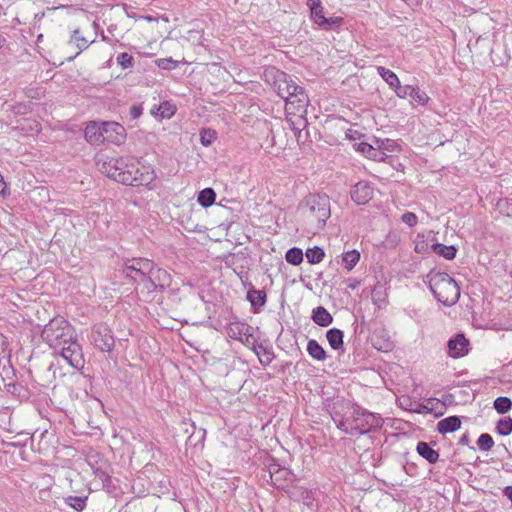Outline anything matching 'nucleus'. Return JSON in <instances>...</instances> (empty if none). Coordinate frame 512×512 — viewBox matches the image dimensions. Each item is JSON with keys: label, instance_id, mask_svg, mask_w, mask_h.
<instances>
[{"label": "nucleus", "instance_id": "obj_1", "mask_svg": "<svg viewBox=\"0 0 512 512\" xmlns=\"http://www.w3.org/2000/svg\"><path fill=\"white\" fill-rule=\"evenodd\" d=\"M41 337L54 350V354L60 355L71 367L78 370L84 367L82 347L72 325L66 319H51L44 326Z\"/></svg>", "mask_w": 512, "mask_h": 512}, {"label": "nucleus", "instance_id": "obj_2", "mask_svg": "<svg viewBox=\"0 0 512 512\" xmlns=\"http://www.w3.org/2000/svg\"><path fill=\"white\" fill-rule=\"evenodd\" d=\"M274 89L285 101V109L288 114L299 115L298 125H306L302 117L306 113L309 98L305 89L299 86L290 75L277 70L274 75Z\"/></svg>", "mask_w": 512, "mask_h": 512}, {"label": "nucleus", "instance_id": "obj_3", "mask_svg": "<svg viewBox=\"0 0 512 512\" xmlns=\"http://www.w3.org/2000/svg\"><path fill=\"white\" fill-rule=\"evenodd\" d=\"M428 285L435 299L445 305L453 306L460 298V288L449 274L431 271L428 275Z\"/></svg>", "mask_w": 512, "mask_h": 512}, {"label": "nucleus", "instance_id": "obj_4", "mask_svg": "<svg viewBox=\"0 0 512 512\" xmlns=\"http://www.w3.org/2000/svg\"><path fill=\"white\" fill-rule=\"evenodd\" d=\"M304 209L305 218L314 232L322 230L331 216L330 199L324 194L308 195Z\"/></svg>", "mask_w": 512, "mask_h": 512}, {"label": "nucleus", "instance_id": "obj_5", "mask_svg": "<svg viewBox=\"0 0 512 512\" xmlns=\"http://www.w3.org/2000/svg\"><path fill=\"white\" fill-rule=\"evenodd\" d=\"M154 267V262L147 258H133L127 260L122 266L124 276L136 284V292L145 298L149 274Z\"/></svg>", "mask_w": 512, "mask_h": 512}, {"label": "nucleus", "instance_id": "obj_6", "mask_svg": "<svg viewBox=\"0 0 512 512\" xmlns=\"http://www.w3.org/2000/svg\"><path fill=\"white\" fill-rule=\"evenodd\" d=\"M351 418L355 435L367 434L373 429L382 427L384 423L379 414L369 412L358 405L353 407Z\"/></svg>", "mask_w": 512, "mask_h": 512}, {"label": "nucleus", "instance_id": "obj_7", "mask_svg": "<svg viewBox=\"0 0 512 512\" xmlns=\"http://www.w3.org/2000/svg\"><path fill=\"white\" fill-rule=\"evenodd\" d=\"M131 156L120 157H100L97 159L96 165L102 173L107 177L119 182V177L130 167L129 162Z\"/></svg>", "mask_w": 512, "mask_h": 512}, {"label": "nucleus", "instance_id": "obj_8", "mask_svg": "<svg viewBox=\"0 0 512 512\" xmlns=\"http://www.w3.org/2000/svg\"><path fill=\"white\" fill-rule=\"evenodd\" d=\"M91 343L102 352H110L115 345L112 330L105 323H97L92 326L89 334Z\"/></svg>", "mask_w": 512, "mask_h": 512}, {"label": "nucleus", "instance_id": "obj_9", "mask_svg": "<svg viewBox=\"0 0 512 512\" xmlns=\"http://www.w3.org/2000/svg\"><path fill=\"white\" fill-rule=\"evenodd\" d=\"M148 282L150 283L145 286V300H152L154 292H163L171 285L172 277L165 269L157 267L154 263Z\"/></svg>", "mask_w": 512, "mask_h": 512}, {"label": "nucleus", "instance_id": "obj_10", "mask_svg": "<svg viewBox=\"0 0 512 512\" xmlns=\"http://www.w3.org/2000/svg\"><path fill=\"white\" fill-rule=\"evenodd\" d=\"M156 177V172L152 165L138 161V167H136L133 172V178H135V181H133L131 186H143L152 190L155 188Z\"/></svg>", "mask_w": 512, "mask_h": 512}, {"label": "nucleus", "instance_id": "obj_11", "mask_svg": "<svg viewBox=\"0 0 512 512\" xmlns=\"http://www.w3.org/2000/svg\"><path fill=\"white\" fill-rule=\"evenodd\" d=\"M372 346L378 351L389 352L394 348L388 329L383 324H376L370 336Z\"/></svg>", "mask_w": 512, "mask_h": 512}, {"label": "nucleus", "instance_id": "obj_12", "mask_svg": "<svg viewBox=\"0 0 512 512\" xmlns=\"http://www.w3.org/2000/svg\"><path fill=\"white\" fill-rule=\"evenodd\" d=\"M103 144L120 145L126 139V130L124 126L113 121L102 122Z\"/></svg>", "mask_w": 512, "mask_h": 512}, {"label": "nucleus", "instance_id": "obj_13", "mask_svg": "<svg viewBox=\"0 0 512 512\" xmlns=\"http://www.w3.org/2000/svg\"><path fill=\"white\" fill-rule=\"evenodd\" d=\"M227 332L230 338L240 341L245 346L251 348L255 342L252 327L243 323H231Z\"/></svg>", "mask_w": 512, "mask_h": 512}, {"label": "nucleus", "instance_id": "obj_14", "mask_svg": "<svg viewBox=\"0 0 512 512\" xmlns=\"http://www.w3.org/2000/svg\"><path fill=\"white\" fill-rule=\"evenodd\" d=\"M469 340L464 334L458 333L447 342L448 355L454 359L461 358L469 352Z\"/></svg>", "mask_w": 512, "mask_h": 512}, {"label": "nucleus", "instance_id": "obj_15", "mask_svg": "<svg viewBox=\"0 0 512 512\" xmlns=\"http://www.w3.org/2000/svg\"><path fill=\"white\" fill-rule=\"evenodd\" d=\"M374 195L373 186L367 181H359L351 189V199L358 205L367 204Z\"/></svg>", "mask_w": 512, "mask_h": 512}, {"label": "nucleus", "instance_id": "obj_16", "mask_svg": "<svg viewBox=\"0 0 512 512\" xmlns=\"http://www.w3.org/2000/svg\"><path fill=\"white\" fill-rule=\"evenodd\" d=\"M102 122L91 121L89 122L84 130V136L86 141L91 145L103 144V133H102Z\"/></svg>", "mask_w": 512, "mask_h": 512}, {"label": "nucleus", "instance_id": "obj_17", "mask_svg": "<svg viewBox=\"0 0 512 512\" xmlns=\"http://www.w3.org/2000/svg\"><path fill=\"white\" fill-rule=\"evenodd\" d=\"M338 403H339V401L334 403L333 409L331 411L332 420L334 421L336 427L343 433L348 434V435H355L354 429H353L352 418L344 417V415H342L341 412L336 409V405Z\"/></svg>", "mask_w": 512, "mask_h": 512}, {"label": "nucleus", "instance_id": "obj_18", "mask_svg": "<svg viewBox=\"0 0 512 512\" xmlns=\"http://www.w3.org/2000/svg\"><path fill=\"white\" fill-rule=\"evenodd\" d=\"M387 288L382 283H377L371 293L372 303L378 308L382 309L388 304Z\"/></svg>", "mask_w": 512, "mask_h": 512}, {"label": "nucleus", "instance_id": "obj_19", "mask_svg": "<svg viewBox=\"0 0 512 512\" xmlns=\"http://www.w3.org/2000/svg\"><path fill=\"white\" fill-rule=\"evenodd\" d=\"M247 300L250 302L254 312H258L261 307L266 304V292L264 290H257L251 287L247 291Z\"/></svg>", "mask_w": 512, "mask_h": 512}, {"label": "nucleus", "instance_id": "obj_20", "mask_svg": "<svg viewBox=\"0 0 512 512\" xmlns=\"http://www.w3.org/2000/svg\"><path fill=\"white\" fill-rule=\"evenodd\" d=\"M258 357L260 363L263 366H268L274 359V353L272 349L263 344H257L256 341L252 343L250 348Z\"/></svg>", "mask_w": 512, "mask_h": 512}, {"label": "nucleus", "instance_id": "obj_21", "mask_svg": "<svg viewBox=\"0 0 512 512\" xmlns=\"http://www.w3.org/2000/svg\"><path fill=\"white\" fill-rule=\"evenodd\" d=\"M461 426V420L458 416H449L437 423V431L440 434L452 433Z\"/></svg>", "mask_w": 512, "mask_h": 512}, {"label": "nucleus", "instance_id": "obj_22", "mask_svg": "<svg viewBox=\"0 0 512 512\" xmlns=\"http://www.w3.org/2000/svg\"><path fill=\"white\" fill-rule=\"evenodd\" d=\"M416 451L430 464H435L439 460L438 451L434 450L430 446V443L423 441L418 442L416 446Z\"/></svg>", "mask_w": 512, "mask_h": 512}, {"label": "nucleus", "instance_id": "obj_23", "mask_svg": "<svg viewBox=\"0 0 512 512\" xmlns=\"http://www.w3.org/2000/svg\"><path fill=\"white\" fill-rule=\"evenodd\" d=\"M344 20L340 16L326 17L324 16L316 25L318 29L323 31H338L343 25Z\"/></svg>", "mask_w": 512, "mask_h": 512}, {"label": "nucleus", "instance_id": "obj_24", "mask_svg": "<svg viewBox=\"0 0 512 512\" xmlns=\"http://www.w3.org/2000/svg\"><path fill=\"white\" fill-rule=\"evenodd\" d=\"M312 320L319 326L327 327L333 322V317L326 308L318 306L312 311Z\"/></svg>", "mask_w": 512, "mask_h": 512}, {"label": "nucleus", "instance_id": "obj_25", "mask_svg": "<svg viewBox=\"0 0 512 512\" xmlns=\"http://www.w3.org/2000/svg\"><path fill=\"white\" fill-rule=\"evenodd\" d=\"M326 338L333 350H343L344 333L338 328H331L326 332Z\"/></svg>", "mask_w": 512, "mask_h": 512}, {"label": "nucleus", "instance_id": "obj_26", "mask_svg": "<svg viewBox=\"0 0 512 512\" xmlns=\"http://www.w3.org/2000/svg\"><path fill=\"white\" fill-rule=\"evenodd\" d=\"M306 5L310 10V20L313 24L317 25L318 22L325 16V9L321 0H307Z\"/></svg>", "mask_w": 512, "mask_h": 512}, {"label": "nucleus", "instance_id": "obj_27", "mask_svg": "<svg viewBox=\"0 0 512 512\" xmlns=\"http://www.w3.org/2000/svg\"><path fill=\"white\" fill-rule=\"evenodd\" d=\"M176 107L169 101L160 103L157 107H153L151 113L155 116H159L162 119H170L174 116Z\"/></svg>", "mask_w": 512, "mask_h": 512}, {"label": "nucleus", "instance_id": "obj_28", "mask_svg": "<svg viewBox=\"0 0 512 512\" xmlns=\"http://www.w3.org/2000/svg\"><path fill=\"white\" fill-rule=\"evenodd\" d=\"M306 349L310 357L317 361H325L327 358L326 351L315 339L308 341Z\"/></svg>", "mask_w": 512, "mask_h": 512}, {"label": "nucleus", "instance_id": "obj_29", "mask_svg": "<svg viewBox=\"0 0 512 512\" xmlns=\"http://www.w3.org/2000/svg\"><path fill=\"white\" fill-rule=\"evenodd\" d=\"M376 70L379 76L388 84L391 89L398 86L400 80L392 70L383 66H377Z\"/></svg>", "mask_w": 512, "mask_h": 512}, {"label": "nucleus", "instance_id": "obj_30", "mask_svg": "<svg viewBox=\"0 0 512 512\" xmlns=\"http://www.w3.org/2000/svg\"><path fill=\"white\" fill-rule=\"evenodd\" d=\"M64 503L77 512H82L87 506L88 496H66Z\"/></svg>", "mask_w": 512, "mask_h": 512}, {"label": "nucleus", "instance_id": "obj_31", "mask_svg": "<svg viewBox=\"0 0 512 512\" xmlns=\"http://www.w3.org/2000/svg\"><path fill=\"white\" fill-rule=\"evenodd\" d=\"M269 477L274 485H279L280 480L285 478L289 471L286 468H281L277 463H271L268 468Z\"/></svg>", "mask_w": 512, "mask_h": 512}, {"label": "nucleus", "instance_id": "obj_32", "mask_svg": "<svg viewBox=\"0 0 512 512\" xmlns=\"http://www.w3.org/2000/svg\"><path fill=\"white\" fill-rule=\"evenodd\" d=\"M215 199V191L212 188H205L199 192L197 201L202 207L207 208L214 204Z\"/></svg>", "mask_w": 512, "mask_h": 512}, {"label": "nucleus", "instance_id": "obj_33", "mask_svg": "<svg viewBox=\"0 0 512 512\" xmlns=\"http://www.w3.org/2000/svg\"><path fill=\"white\" fill-rule=\"evenodd\" d=\"M495 432L500 436H508L512 433V418L505 416L500 418L495 426Z\"/></svg>", "mask_w": 512, "mask_h": 512}, {"label": "nucleus", "instance_id": "obj_34", "mask_svg": "<svg viewBox=\"0 0 512 512\" xmlns=\"http://www.w3.org/2000/svg\"><path fill=\"white\" fill-rule=\"evenodd\" d=\"M434 252L447 260H453L456 257L457 249L455 246H446L443 244H434Z\"/></svg>", "mask_w": 512, "mask_h": 512}, {"label": "nucleus", "instance_id": "obj_35", "mask_svg": "<svg viewBox=\"0 0 512 512\" xmlns=\"http://www.w3.org/2000/svg\"><path fill=\"white\" fill-rule=\"evenodd\" d=\"M138 159L131 157V161L129 162V167L126 172L123 173L122 177H119V183L131 186L135 178H133V172L138 167Z\"/></svg>", "mask_w": 512, "mask_h": 512}, {"label": "nucleus", "instance_id": "obj_36", "mask_svg": "<svg viewBox=\"0 0 512 512\" xmlns=\"http://www.w3.org/2000/svg\"><path fill=\"white\" fill-rule=\"evenodd\" d=\"M138 159L131 157V161L129 162V167L126 172L123 173L122 177H119V183L131 186L135 178H133V172L138 167Z\"/></svg>", "mask_w": 512, "mask_h": 512}, {"label": "nucleus", "instance_id": "obj_37", "mask_svg": "<svg viewBox=\"0 0 512 512\" xmlns=\"http://www.w3.org/2000/svg\"><path fill=\"white\" fill-rule=\"evenodd\" d=\"M360 260V253L357 250H350L345 253H343L342 261L345 265V268L348 271H351L359 262Z\"/></svg>", "mask_w": 512, "mask_h": 512}, {"label": "nucleus", "instance_id": "obj_38", "mask_svg": "<svg viewBox=\"0 0 512 512\" xmlns=\"http://www.w3.org/2000/svg\"><path fill=\"white\" fill-rule=\"evenodd\" d=\"M305 255H306L307 261L310 264H318L324 259L325 252L321 247L314 246L313 248H308L306 250Z\"/></svg>", "mask_w": 512, "mask_h": 512}, {"label": "nucleus", "instance_id": "obj_39", "mask_svg": "<svg viewBox=\"0 0 512 512\" xmlns=\"http://www.w3.org/2000/svg\"><path fill=\"white\" fill-rule=\"evenodd\" d=\"M285 259L289 264L292 265H299L303 262V252L302 249L298 247H292L290 248L286 254Z\"/></svg>", "mask_w": 512, "mask_h": 512}, {"label": "nucleus", "instance_id": "obj_40", "mask_svg": "<svg viewBox=\"0 0 512 512\" xmlns=\"http://www.w3.org/2000/svg\"><path fill=\"white\" fill-rule=\"evenodd\" d=\"M411 99L420 106H425L430 100L427 93L421 90L418 86H413L410 96Z\"/></svg>", "mask_w": 512, "mask_h": 512}, {"label": "nucleus", "instance_id": "obj_41", "mask_svg": "<svg viewBox=\"0 0 512 512\" xmlns=\"http://www.w3.org/2000/svg\"><path fill=\"white\" fill-rule=\"evenodd\" d=\"M494 409L499 413V414H505L507 413L511 407H512V401L510 398L508 397H505V396H500V397H497L495 400H494Z\"/></svg>", "mask_w": 512, "mask_h": 512}, {"label": "nucleus", "instance_id": "obj_42", "mask_svg": "<svg viewBox=\"0 0 512 512\" xmlns=\"http://www.w3.org/2000/svg\"><path fill=\"white\" fill-rule=\"evenodd\" d=\"M217 138V132L213 129L204 128L200 131V142L203 146H210Z\"/></svg>", "mask_w": 512, "mask_h": 512}, {"label": "nucleus", "instance_id": "obj_43", "mask_svg": "<svg viewBox=\"0 0 512 512\" xmlns=\"http://www.w3.org/2000/svg\"><path fill=\"white\" fill-rule=\"evenodd\" d=\"M478 448L481 451H489L494 446V440L488 433H482L477 439Z\"/></svg>", "mask_w": 512, "mask_h": 512}, {"label": "nucleus", "instance_id": "obj_44", "mask_svg": "<svg viewBox=\"0 0 512 512\" xmlns=\"http://www.w3.org/2000/svg\"><path fill=\"white\" fill-rule=\"evenodd\" d=\"M358 150L361 151L362 153H364L365 155H367L369 158H373V159H376L378 157V153L381 154V157L380 159L383 160L384 159V156L385 154L383 152H379L378 150H376L375 148H373L370 144L368 143H360L358 145Z\"/></svg>", "mask_w": 512, "mask_h": 512}, {"label": "nucleus", "instance_id": "obj_45", "mask_svg": "<svg viewBox=\"0 0 512 512\" xmlns=\"http://www.w3.org/2000/svg\"><path fill=\"white\" fill-rule=\"evenodd\" d=\"M71 41L74 42L75 45L79 48V51L76 53V55H79L83 50L87 49L90 45V42L85 37L80 35L79 30L74 31Z\"/></svg>", "mask_w": 512, "mask_h": 512}, {"label": "nucleus", "instance_id": "obj_46", "mask_svg": "<svg viewBox=\"0 0 512 512\" xmlns=\"http://www.w3.org/2000/svg\"><path fill=\"white\" fill-rule=\"evenodd\" d=\"M116 62L123 69H128V68H132L133 67V65H134V58H133L132 55H130V54L126 53V52H123V53H120L117 56Z\"/></svg>", "mask_w": 512, "mask_h": 512}, {"label": "nucleus", "instance_id": "obj_47", "mask_svg": "<svg viewBox=\"0 0 512 512\" xmlns=\"http://www.w3.org/2000/svg\"><path fill=\"white\" fill-rule=\"evenodd\" d=\"M434 405H438V400L428 399L426 403L419 404L418 408L414 409L416 413H431L434 410Z\"/></svg>", "mask_w": 512, "mask_h": 512}, {"label": "nucleus", "instance_id": "obj_48", "mask_svg": "<svg viewBox=\"0 0 512 512\" xmlns=\"http://www.w3.org/2000/svg\"><path fill=\"white\" fill-rule=\"evenodd\" d=\"M412 85H401V83L399 82L398 86L397 87H394L392 90H394V92L396 93V95L401 98V99H405L407 97L410 96L411 94V90H412Z\"/></svg>", "mask_w": 512, "mask_h": 512}, {"label": "nucleus", "instance_id": "obj_49", "mask_svg": "<svg viewBox=\"0 0 512 512\" xmlns=\"http://www.w3.org/2000/svg\"><path fill=\"white\" fill-rule=\"evenodd\" d=\"M158 67L166 70H172L176 68L177 63L172 58H162L157 60Z\"/></svg>", "mask_w": 512, "mask_h": 512}, {"label": "nucleus", "instance_id": "obj_50", "mask_svg": "<svg viewBox=\"0 0 512 512\" xmlns=\"http://www.w3.org/2000/svg\"><path fill=\"white\" fill-rule=\"evenodd\" d=\"M401 219H402V222L405 223L409 227H414L418 222V218H417L416 214H414L412 212L404 213L402 215Z\"/></svg>", "mask_w": 512, "mask_h": 512}, {"label": "nucleus", "instance_id": "obj_51", "mask_svg": "<svg viewBox=\"0 0 512 512\" xmlns=\"http://www.w3.org/2000/svg\"><path fill=\"white\" fill-rule=\"evenodd\" d=\"M94 473L102 480L104 488L110 487V484L112 483V478L109 474L98 468L95 469Z\"/></svg>", "mask_w": 512, "mask_h": 512}, {"label": "nucleus", "instance_id": "obj_52", "mask_svg": "<svg viewBox=\"0 0 512 512\" xmlns=\"http://www.w3.org/2000/svg\"><path fill=\"white\" fill-rule=\"evenodd\" d=\"M142 114H143L142 104H134L129 109L130 118L133 120L138 119Z\"/></svg>", "mask_w": 512, "mask_h": 512}, {"label": "nucleus", "instance_id": "obj_53", "mask_svg": "<svg viewBox=\"0 0 512 512\" xmlns=\"http://www.w3.org/2000/svg\"><path fill=\"white\" fill-rule=\"evenodd\" d=\"M290 127L293 130L294 135L297 138V141L300 142L301 138H302V130H301V128L296 126L295 122H291Z\"/></svg>", "mask_w": 512, "mask_h": 512}, {"label": "nucleus", "instance_id": "obj_54", "mask_svg": "<svg viewBox=\"0 0 512 512\" xmlns=\"http://www.w3.org/2000/svg\"><path fill=\"white\" fill-rule=\"evenodd\" d=\"M395 146V142L389 139H386L385 141L382 142V148L388 151H394Z\"/></svg>", "mask_w": 512, "mask_h": 512}, {"label": "nucleus", "instance_id": "obj_55", "mask_svg": "<svg viewBox=\"0 0 512 512\" xmlns=\"http://www.w3.org/2000/svg\"><path fill=\"white\" fill-rule=\"evenodd\" d=\"M360 283H361L360 280H356V279H348L346 281L347 287L351 290H355L356 288H358Z\"/></svg>", "mask_w": 512, "mask_h": 512}, {"label": "nucleus", "instance_id": "obj_56", "mask_svg": "<svg viewBox=\"0 0 512 512\" xmlns=\"http://www.w3.org/2000/svg\"><path fill=\"white\" fill-rule=\"evenodd\" d=\"M470 439H469V435L467 433L463 434L460 439H459V444L460 445H468Z\"/></svg>", "mask_w": 512, "mask_h": 512}, {"label": "nucleus", "instance_id": "obj_57", "mask_svg": "<svg viewBox=\"0 0 512 512\" xmlns=\"http://www.w3.org/2000/svg\"><path fill=\"white\" fill-rule=\"evenodd\" d=\"M7 186H6V183L4 181V178L3 176L0 174V194H4L5 193V190H6Z\"/></svg>", "mask_w": 512, "mask_h": 512}, {"label": "nucleus", "instance_id": "obj_58", "mask_svg": "<svg viewBox=\"0 0 512 512\" xmlns=\"http://www.w3.org/2000/svg\"><path fill=\"white\" fill-rule=\"evenodd\" d=\"M142 19H144L147 22H154V21H156V19L154 17L150 16V15L142 16Z\"/></svg>", "mask_w": 512, "mask_h": 512}, {"label": "nucleus", "instance_id": "obj_59", "mask_svg": "<svg viewBox=\"0 0 512 512\" xmlns=\"http://www.w3.org/2000/svg\"><path fill=\"white\" fill-rule=\"evenodd\" d=\"M6 39L0 35V49L4 46Z\"/></svg>", "mask_w": 512, "mask_h": 512}, {"label": "nucleus", "instance_id": "obj_60", "mask_svg": "<svg viewBox=\"0 0 512 512\" xmlns=\"http://www.w3.org/2000/svg\"><path fill=\"white\" fill-rule=\"evenodd\" d=\"M0 341H1L2 343H4V342H5V339H4V337H3L2 335H0Z\"/></svg>", "mask_w": 512, "mask_h": 512}, {"label": "nucleus", "instance_id": "obj_61", "mask_svg": "<svg viewBox=\"0 0 512 512\" xmlns=\"http://www.w3.org/2000/svg\"><path fill=\"white\" fill-rule=\"evenodd\" d=\"M510 275L512 276V271L510 272Z\"/></svg>", "mask_w": 512, "mask_h": 512}]
</instances>
